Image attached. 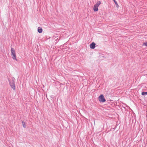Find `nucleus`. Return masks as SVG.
I'll list each match as a JSON object with an SVG mask.
<instances>
[{
  "instance_id": "obj_7",
  "label": "nucleus",
  "mask_w": 147,
  "mask_h": 147,
  "mask_svg": "<svg viewBox=\"0 0 147 147\" xmlns=\"http://www.w3.org/2000/svg\"><path fill=\"white\" fill-rule=\"evenodd\" d=\"M38 32L40 33H41L42 32V28L39 27L38 28Z\"/></svg>"
},
{
  "instance_id": "obj_2",
  "label": "nucleus",
  "mask_w": 147,
  "mask_h": 147,
  "mask_svg": "<svg viewBox=\"0 0 147 147\" xmlns=\"http://www.w3.org/2000/svg\"><path fill=\"white\" fill-rule=\"evenodd\" d=\"M11 55L13 56L12 59L14 60H15L16 61H17V60L16 58V52L14 49L12 48L11 50Z\"/></svg>"
},
{
  "instance_id": "obj_9",
  "label": "nucleus",
  "mask_w": 147,
  "mask_h": 147,
  "mask_svg": "<svg viewBox=\"0 0 147 147\" xmlns=\"http://www.w3.org/2000/svg\"><path fill=\"white\" fill-rule=\"evenodd\" d=\"M22 125H23V127L25 128H26V124H25V122H24V121H22Z\"/></svg>"
},
{
  "instance_id": "obj_11",
  "label": "nucleus",
  "mask_w": 147,
  "mask_h": 147,
  "mask_svg": "<svg viewBox=\"0 0 147 147\" xmlns=\"http://www.w3.org/2000/svg\"><path fill=\"white\" fill-rule=\"evenodd\" d=\"M143 45H145L146 47H147V41L146 42H144L143 43Z\"/></svg>"
},
{
  "instance_id": "obj_10",
  "label": "nucleus",
  "mask_w": 147,
  "mask_h": 147,
  "mask_svg": "<svg viewBox=\"0 0 147 147\" xmlns=\"http://www.w3.org/2000/svg\"><path fill=\"white\" fill-rule=\"evenodd\" d=\"M142 95H144L145 94H146L147 95V92H142Z\"/></svg>"
},
{
  "instance_id": "obj_3",
  "label": "nucleus",
  "mask_w": 147,
  "mask_h": 147,
  "mask_svg": "<svg viewBox=\"0 0 147 147\" xmlns=\"http://www.w3.org/2000/svg\"><path fill=\"white\" fill-rule=\"evenodd\" d=\"M98 100L100 102H104L106 101V100L103 94L100 95L98 98Z\"/></svg>"
},
{
  "instance_id": "obj_8",
  "label": "nucleus",
  "mask_w": 147,
  "mask_h": 147,
  "mask_svg": "<svg viewBox=\"0 0 147 147\" xmlns=\"http://www.w3.org/2000/svg\"><path fill=\"white\" fill-rule=\"evenodd\" d=\"M113 0V1L115 3L117 7V8H118L119 7V5H118L117 1L115 0Z\"/></svg>"
},
{
  "instance_id": "obj_1",
  "label": "nucleus",
  "mask_w": 147,
  "mask_h": 147,
  "mask_svg": "<svg viewBox=\"0 0 147 147\" xmlns=\"http://www.w3.org/2000/svg\"><path fill=\"white\" fill-rule=\"evenodd\" d=\"M8 81L11 87L13 90L16 89L15 84V78L14 77H12L11 79L8 78Z\"/></svg>"
},
{
  "instance_id": "obj_6",
  "label": "nucleus",
  "mask_w": 147,
  "mask_h": 147,
  "mask_svg": "<svg viewBox=\"0 0 147 147\" xmlns=\"http://www.w3.org/2000/svg\"><path fill=\"white\" fill-rule=\"evenodd\" d=\"M101 2L100 1H98L94 5L98 7L99 6V5L101 4Z\"/></svg>"
},
{
  "instance_id": "obj_4",
  "label": "nucleus",
  "mask_w": 147,
  "mask_h": 147,
  "mask_svg": "<svg viewBox=\"0 0 147 147\" xmlns=\"http://www.w3.org/2000/svg\"><path fill=\"white\" fill-rule=\"evenodd\" d=\"M96 44L94 42H92L90 45V47L92 49H94L95 47Z\"/></svg>"
},
{
  "instance_id": "obj_5",
  "label": "nucleus",
  "mask_w": 147,
  "mask_h": 147,
  "mask_svg": "<svg viewBox=\"0 0 147 147\" xmlns=\"http://www.w3.org/2000/svg\"><path fill=\"white\" fill-rule=\"evenodd\" d=\"M98 7L94 5L93 7V10L94 11L96 12L98 10Z\"/></svg>"
}]
</instances>
